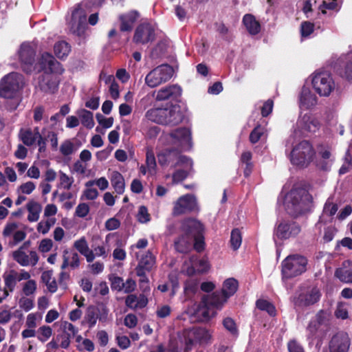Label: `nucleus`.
<instances>
[{"instance_id":"43","label":"nucleus","mask_w":352,"mask_h":352,"mask_svg":"<svg viewBox=\"0 0 352 352\" xmlns=\"http://www.w3.org/2000/svg\"><path fill=\"white\" fill-rule=\"evenodd\" d=\"M335 276L341 282L352 283V269L348 270L344 267L338 268L335 272Z\"/></svg>"},{"instance_id":"64","label":"nucleus","mask_w":352,"mask_h":352,"mask_svg":"<svg viewBox=\"0 0 352 352\" xmlns=\"http://www.w3.org/2000/svg\"><path fill=\"white\" fill-rule=\"evenodd\" d=\"M89 212V206L87 204L81 203L76 208V215L78 217H85Z\"/></svg>"},{"instance_id":"9","label":"nucleus","mask_w":352,"mask_h":352,"mask_svg":"<svg viewBox=\"0 0 352 352\" xmlns=\"http://www.w3.org/2000/svg\"><path fill=\"white\" fill-rule=\"evenodd\" d=\"M173 68L168 64L160 65L150 71L145 77V84L150 88H155L171 79Z\"/></svg>"},{"instance_id":"48","label":"nucleus","mask_w":352,"mask_h":352,"mask_svg":"<svg viewBox=\"0 0 352 352\" xmlns=\"http://www.w3.org/2000/svg\"><path fill=\"white\" fill-rule=\"evenodd\" d=\"M56 223V219L54 217L48 218L46 220L40 221L37 225V231L43 234H47Z\"/></svg>"},{"instance_id":"42","label":"nucleus","mask_w":352,"mask_h":352,"mask_svg":"<svg viewBox=\"0 0 352 352\" xmlns=\"http://www.w3.org/2000/svg\"><path fill=\"white\" fill-rule=\"evenodd\" d=\"M3 278L5 283V288L8 291V292H12L18 282L17 278L15 275V270H10L4 273Z\"/></svg>"},{"instance_id":"3","label":"nucleus","mask_w":352,"mask_h":352,"mask_svg":"<svg viewBox=\"0 0 352 352\" xmlns=\"http://www.w3.org/2000/svg\"><path fill=\"white\" fill-rule=\"evenodd\" d=\"M227 300L221 292L205 295L197 305L195 315L201 322L208 321L216 315V310L221 309Z\"/></svg>"},{"instance_id":"40","label":"nucleus","mask_w":352,"mask_h":352,"mask_svg":"<svg viewBox=\"0 0 352 352\" xmlns=\"http://www.w3.org/2000/svg\"><path fill=\"white\" fill-rule=\"evenodd\" d=\"M79 116L81 123L87 129H92L94 126V120L93 113L86 109H80L77 112Z\"/></svg>"},{"instance_id":"58","label":"nucleus","mask_w":352,"mask_h":352,"mask_svg":"<svg viewBox=\"0 0 352 352\" xmlns=\"http://www.w3.org/2000/svg\"><path fill=\"white\" fill-rule=\"evenodd\" d=\"M352 167V157L347 151L345 154L344 162L339 170V173L343 175L350 170Z\"/></svg>"},{"instance_id":"20","label":"nucleus","mask_w":352,"mask_h":352,"mask_svg":"<svg viewBox=\"0 0 352 352\" xmlns=\"http://www.w3.org/2000/svg\"><path fill=\"white\" fill-rule=\"evenodd\" d=\"M320 297L321 292L318 287H309L305 292L299 294L298 297L294 299V304L299 307L310 306L318 302Z\"/></svg>"},{"instance_id":"15","label":"nucleus","mask_w":352,"mask_h":352,"mask_svg":"<svg viewBox=\"0 0 352 352\" xmlns=\"http://www.w3.org/2000/svg\"><path fill=\"white\" fill-rule=\"evenodd\" d=\"M2 235L6 240L8 239V245L13 248L23 241L26 236V232L19 229V224L15 222H8L5 225Z\"/></svg>"},{"instance_id":"62","label":"nucleus","mask_w":352,"mask_h":352,"mask_svg":"<svg viewBox=\"0 0 352 352\" xmlns=\"http://www.w3.org/2000/svg\"><path fill=\"white\" fill-rule=\"evenodd\" d=\"M314 25L309 21H305L301 23L300 32L303 37L309 36L314 32Z\"/></svg>"},{"instance_id":"32","label":"nucleus","mask_w":352,"mask_h":352,"mask_svg":"<svg viewBox=\"0 0 352 352\" xmlns=\"http://www.w3.org/2000/svg\"><path fill=\"white\" fill-rule=\"evenodd\" d=\"M110 181L111 186L118 194L122 195L124 193L125 190V182L120 173L117 170L113 171L110 175Z\"/></svg>"},{"instance_id":"19","label":"nucleus","mask_w":352,"mask_h":352,"mask_svg":"<svg viewBox=\"0 0 352 352\" xmlns=\"http://www.w3.org/2000/svg\"><path fill=\"white\" fill-rule=\"evenodd\" d=\"M351 338L347 333L340 331L332 336L329 342V352H349Z\"/></svg>"},{"instance_id":"47","label":"nucleus","mask_w":352,"mask_h":352,"mask_svg":"<svg viewBox=\"0 0 352 352\" xmlns=\"http://www.w3.org/2000/svg\"><path fill=\"white\" fill-rule=\"evenodd\" d=\"M59 150L63 155L68 156L74 153L76 148L71 140H66L61 143Z\"/></svg>"},{"instance_id":"4","label":"nucleus","mask_w":352,"mask_h":352,"mask_svg":"<svg viewBox=\"0 0 352 352\" xmlns=\"http://www.w3.org/2000/svg\"><path fill=\"white\" fill-rule=\"evenodd\" d=\"M148 120L164 125L175 126L180 124L184 119V114L178 105L170 108H153L146 113Z\"/></svg>"},{"instance_id":"26","label":"nucleus","mask_w":352,"mask_h":352,"mask_svg":"<svg viewBox=\"0 0 352 352\" xmlns=\"http://www.w3.org/2000/svg\"><path fill=\"white\" fill-rule=\"evenodd\" d=\"M155 265V257L150 250H148L141 255L138 264L135 267L137 276H144V271L150 272Z\"/></svg>"},{"instance_id":"38","label":"nucleus","mask_w":352,"mask_h":352,"mask_svg":"<svg viewBox=\"0 0 352 352\" xmlns=\"http://www.w3.org/2000/svg\"><path fill=\"white\" fill-rule=\"evenodd\" d=\"M74 247L85 257L87 261L91 260L93 254L90 251L87 240L84 236L76 241L74 243Z\"/></svg>"},{"instance_id":"56","label":"nucleus","mask_w":352,"mask_h":352,"mask_svg":"<svg viewBox=\"0 0 352 352\" xmlns=\"http://www.w3.org/2000/svg\"><path fill=\"white\" fill-rule=\"evenodd\" d=\"M56 338L58 342L60 343V347L63 349H67L71 343V339L72 338L69 334H65L63 331L58 333Z\"/></svg>"},{"instance_id":"17","label":"nucleus","mask_w":352,"mask_h":352,"mask_svg":"<svg viewBox=\"0 0 352 352\" xmlns=\"http://www.w3.org/2000/svg\"><path fill=\"white\" fill-rule=\"evenodd\" d=\"M29 244L30 241H26L19 249L12 252L13 259L23 267L35 266L39 259L36 251H30L29 254L25 252L24 250Z\"/></svg>"},{"instance_id":"5","label":"nucleus","mask_w":352,"mask_h":352,"mask_svg":"<svg viewBox=\"0 0 352 352\" xmlns=\"http://www.w3.org/2000/svg\"><path fill=\"white\" fill-rule=\"evenodd\" d=\"M316 152L313 146L307 140L296 144L291 152V162L300 168H306L313 161Z\"/></svg>"},{"instance_id":"22","label":"nucleus","mask_w":352,"mask_h":352,"mask_svg":"<svg viewBox=\"0 0 352 352\" xmlns=\"http://www.w3.org/2000/svg\"><path fill=\"white\" fill-rule=\"evenodd\" d=\"M57 74L43 72L38 78V87L45 93L53 94L58 87L59 78Z\"/></svg>"},{"instance_id":"2","label":"nucleus","mask_w":352,"mask_h":352,"mask_svg":"<svg viewBox=\"0 0 352 352\" xmlns=\"http://www.w3.org/2000/svg\"><path fill=\"white\" fill-rule=\"evenodd\" d=\"M24 84L23 76L16 72H11L0 81V97L11 100L10 110H14L19 105L18 94Z\"/></svg>"},{"instance_id":"13","label":"nucleus","mask_w":352,"mask_h":352,"mask_svg":"<svg viewBox=\"0 0 352 352\" xmlns=\"http://www.w3.org/2000/svg\"><path fill=\"white\" fill-rule=\"evenodd\" d=\"M199 208L196 197L190 194L181 196L174 203L173 214L179 216L197 210Z\"/></svg>"},{"instance_id":"50","label":"nucleus","mask_w":352,"mask_h":352,"mask_svg":"<svg viewBox=\"0 0 352 352\" xmlns=\"http://www.w3.org/2000/svg\"><path fill=\"white\" fill-rule=\"evenodd\" d=\"M256 307L260 310L267 311L270 316L276 315V309L274 306L266 300H258L256 301Z\"/></svg>"},{"instance_id":"54","label":"nucleus","mask_w":352,"mask_h":352,"mask_svg":"<svg viewBox=\"0 0 352 352\" xmlns=\"http://www.w3.org/2000/svg\"><path fill=\"white\" fill-rule=\"evenodd\" d=\"M38 332V339L42 342H46L52 335V328L45 325L39 327Z\"/></svg>"},{"instance_id":"30","label":"nucleus","mask_w":352,"mask_h":352,"mask_svg":"<svg viewBox=\"0 0 352 352\" xmlns=\"http://www.w3.org/2000/svg\"><path fill=\"white\" fill-rule=\"evenodd\" d=\"M63 263L61 265L62 270H64L67 267L76 269L80 265V256L78 253L75 252H70L68 250H65L63 251Z\"/></svg>"},{"instance_id":"14","label":"nucleus","mask_w":352,"mask_h":352,"mask_svg":"<svg viewBox=\"0 0 352 352\" xmlns=\"http://www.w3.org/2000/svg\"><path fill=\"white\" fill-rule=\"evenodd\" d=\"M18 54L21 67L24 72L30 73L35 69L36 52L30 43H22L19 50Z\"/></svg>"},{"instance_id":"25","label":"nucleus","mask_w":352,"mask_h":352,"mask_svg":"<svg viewBox=\"0 0 352 352\" xmlns=\"http://www.w3.org/2000/svg\"><path fill=\"white\" fill-rule=\"evenodd\" d=\"M182 231L186 236L197 239L202 237L203 226L196 219H187L182 223Z\"/></svg>"},{"instance_id":"55","label":"nucleus","mask_w":352,"mask_h":352,"mask_svg":"<svg viewBox=\"0 0 352 352\" xmlns=\"http://www.w3.org/2000/svg\"><path fill=\"white\" fill-rule=\"evenodd\" d=\"M45 129L42 130V133L44 135L45 138H47V141L49 140L52 148L54 150H56L58 148V135L56 132L53 131H47V133H45Z\"/></svg>"},{"instance_id":"44","label":"nucleus","mask_w":352,"mask_h":352,"mask_svg":"<svg viewBox=\"0 0 352 352\" xmlns=\"http://www.w3.org/2000/svg\"><path fill=\"white\" fill-rule=\"evenodd\" d=\"M338 210V206L337 204L334 203L333 201V197H330L326 201L322 213L323 215L327 217H333L334 216Z\"/></svg>"},{"instance_id":"31","label":"nucleus","mask_w":352,"mask_h":352,"mask_svg":"<svg viewBox=\"0 0 352 352\" xmlns=\"http://www.w3.org/2000/svg\"><path fill=\"white\" fill-rule=\"evenodd\" d=\"M139 16L138 12L131 11L126 14L120 15L119 19L121 22L120 30L122 32H129L133 29L134 23Z\"/></svg>"},{"instance_id":"27","label":"nucleus","mask_w":352,"mask_h":352,"mask_svg":"<svg viewBox=\"0 0 352 352\" xmlns=\"http://www.w3.org/2000/svg\"><path fill=\"white\" fill-rule=\"evenodd\" d=\"M316 96L309 88L303 87L298 96V106L300 109H309L317 104Z\"/></svg>"},{"instance_id":"36","label":"nucleus","mask_w":352,"mask_h":352,"mask_svg":"<svg viewBox=\"0 0 352 352\" xmlns=\"http://www.w3.org/2000/svg\"><path fill=\"white\" fill-rule=\"evenodd\" d=\"M193 241V239L189 236H186L185 233L183 232V234L175 241V248L177 252L186 253L190 248Z\"/></svg>"},{"instance_id":"23","label":"nucleus","mask_w":352,"mask_h":352,"mask_svg":"<svg viewBox=\"0 0 352 352\" xmlns=\"http://www.w3.org/2000/svg\"><path fill=\"white\" fill-rule=\"evenodd\" d=\"M182 91V88L177 85L166 86L154 92L155 98L157 101L177 100L181 96Z\"/></svg>"},{"instance_id":"7","label":"nucleus","mask_w":352,"mask_h":352,"mask_svg":"<svg viewBox=\"0 0 352 352\" xmlns=\"http://www.w3.org/2000/svg\"><path fill=\"white\" fill-rule=\"evenodd\" d=\"M183 336L186 349L196 344H207L211 342L212 332L204 327H195L185 329Z\"/></svg>"},{"instance_id":"61","label":"nucleus","mask_w":352,"mask_h":352,"mask_svg":"<svg viewBox=\"0 0 352 352\" xmlns=\"http://www.w3.org/2000/svg\"><path fill=\"white\" fill-rule=\"evenodd\" d=\"M19 306L23 311H29L34 307V300L27 297H22L19 299Z\"/></svg>"},{"instance_id":"29","label":"nucleus","mask_w":352,"mask_h":352,"mask_svg":"<svg viewBox=\"0 0 352 352\" xmlns=\"http://www.w3.org/2000/svg\"><path fill=\"white\" fill-rule=\"evenodd\" d=\"M324 320L325 316L324 311H320L316 316L310 320L307 327L308 339L312 340L316 336L319 327L324 322Z\"/></svg>"},{"instance_id":"46","label":"nucleus","mask_w":352,"mask_h":352,"mask_svg":"<svg viewBox=\"0 0 352 352\" xmlns=\"http://www.w3.org/2000/svg\"><path fill=\"white\" fill-rule=\"evenodd\" d=\"M97 307L89 306L85 313V320L89 324L90 328L93 327L98 320Z\"/></svg>"},{"instance_id":"28","label":"nucleus","mask_w":352,"mask_h":352,"mask_svg":"<svg viewBox=\"0 0 352 352\" xmlns=\"http://www.w3.org/2000/svg\"><path fill=\"white\" fill-rule=\"evenodd\" d=\"M40 134L39 128L36 126L33 130L30 129H21L19 137L25 146H31L36 143Z\"/></svg>"},{"instance_id":"33","label":"nucleus","mask_w":352,"mask_h":352,"mask_svg":"<svg viewBox=\"0 0 352 352\" xmlns=\"http://www.w3.org/2000/svg\"><path fill=\"white\" fill-rule=\"evenodd\" d=\"M190 262L192 267L188 270V274H192L195 271L198 273L203 274L208 271L210 265L208 261L205 258L197 259L196 257H191Z\"/></svg>"},{"instance_id":"63","label":"nucleus","mask_w":352,"mask_h":352,"mask_svg":"<svg viewBox=\"0 0 352 352\" xmlns=\"http://www.w3.org/2000/svg\"><path fill=\"white\" fill-rule=\"evenodd\" d=\"M36 186L32 182H28L22 184L18 188V191L23 194L30 195L35 189Z\"/></svg>"},{"instance_id":"53","label":"nucleus","mask_w":352,"mask_h":352,"mask_svg":"<svg viewBox=\"0 0 352 352\" xmlns=\"http://www.w3.org/2000/svg\"><path fill=\"white\" fill-rule=\"evenodd\" d=\"M59 181L60 186L65 190H69L74 182L72 177L67 175L62 171L59 172Z\"/></svg>"},{"instance_id":"6","label":"nucleus","mask_w":352,"mask_h":352,"mask_svg":"<svg viewBox=\"0 0 352 352\" xmlns=\"http://www.w3.org/2000/svg\"><path fill=\"white\" fill-rule=\"evenodd\" d=\"M307 259L300 254L287 256L282 262L283 278H291L302 274L307 270Z\"/></svg>"},{"instance_id":"12","label":"nucleus","mask_w":352,"mask_h":352,"mask_svg":"<svg viewBox=\"0 0 352 352\" xmlns=\"http://www.w3.org/2000/svg\"><path fill=\"white\" fill-rule=\"evenodd\" d=\"M167 140L179 147L180 151H186L192 147L191 133L187 128L174 130L167 135Z\"/></svg>"},{"instance_id":"24","label":"nucleus","mask_w":352,"mask_h":352,"mask_svg":"<svg viewBox=\"0 0 352 352\" xmlns=\"http://www.w3.org/2000/svg\"><path fill=\"white\" fill-rule=\"evenodd\" d=\"M300 232V227L295 222H282L275 230L276 236L281 239L295 236Z\"/></svg>"},{"instance_id":"51","label":"nucleus","mask_w":352,"mask_h":352,"mask_svg":"<svg viewBox=\"0 0 352 352\" xmlns=\"http://www.w3.org/2000/svg\"><path fill=\"white\" fill-rule=\"evenodd\" d=\"M242 236L240 230L238 228L232 230L230 236L231 247L234 250H236L241 245Z\"/></svg>"},{"instance_id":"8","label":"nucleus","mask_w":352,"mask_h":352,"mask_svg":"<svg viewBox=\"0 0 352 352\" xmlns=\"http://www.w3.org/2000/svg\"><path fill=\"white\" fill-rule=\"evenodd\" d=\"M320 124L318 120L309 113L300 115L296 122V128L293 135L287 140V144H293L292 139L294 136H307L309 133H314L320 129Z\"/></svg>"},{"instance_id":"52","label":"nucleus","mask_w":352,"mask_h":352,"mask_svg":"<svg viewBox=\"0 0 352 352\" xmlns=\"http://www.w3.org/2000/svg\"><path fill=\"white\" fill-rule=\"evenodd\" d=\"M60 329L65 334H69L72 338L75 337L78 332V328L67 321H62Z\"/></svg>"},{"instance_id":"11","label":"nucleus","mask_w":352,"mask_h":352,"mask_svg":"<svg viewBox=\"0 0 352 352\" xmlns=\"http://www.w3.org/2000/svg\"><path fill=\"white\" fill-rule=\"evenodd\" d=\"M182 151L178 149H166L157 155L159 164L164 166L170 165L173 167L182 164H188L190 166H192V162L187 157L182 155L180 152ZM192 168V167H190Z\"/></svg>"},{"instance_id":"60","label":"nucleus","mask_w":352,"mask_h":352,"mask_svg":"<svg viewBox=\"0 0 352 352\" xmlns=\"http://www.w3.org/2000/svg\"><path fill=\"white\" fill-rule=\"evenodd\" d=\"M36 289V283L34 280H29L24 283L23 287V292L25 296L33 294Z\"/></svg>"},{"instance_id":"45","label":"nucleus","mask_w":352,"mask_h":352,"mask_svg":"<svg viewBox=\"0 0 352 352\" xmlns=\"http://www.w3.org/2000/svg\"><path fill=\"white\" fill-rule=\"evenodd\" d=\"M146 166L148 169V172L150 174H154L156 172V160L154 153L151 149H147L146 153Z\"/></svg>"},{"instance_id":"57","label":"nucleus","mask_w":352,"mask_h":352,"mask_svg":"<svg viewBox=\"0 0 352 352\" xmlns=\"http://www.w3.org/2000/svg\"><path fill=\"white\" fill-rule=\"evenodd\" d=\"M264 128L261 125H257L253 131L250 133V141L252 144L256 143L261 138V135L264 133Z\"/></svg>"},{"instance_id":"21","label":"nucleus","mask_w":352,"mask_h":352,"mask_svg":"<svg viewBox=\"0 0 352 352\" xmlns=\"http://www.w3.org/2000/svg\"><path fill=\"white\" fill-rule=\"evenodd\" d=\"M38 65L40 69L44 72L60 75L64 72V69L60 63L52 54L47 52L42 54L38 60Z\"/></svg>"},{"instance_id":"49","label":"nucleus","mask_w":352,"mask_h":352,"mask_svg":"<svg viewBox=\"0 0 352 352\" xmlns=\"http://www.w3.org/2000/svg\"><path fill=\"white\" fill-rule=\"evenodd\" d=\"M90 251L92 253L93 256L91 260L87 261L88 263L93 262L96 257H102V258H106L108 256V252L106 250V248L104 245H92Z\"/></svg>"},{"instance_id":"34","label":"nucleus","mask_w":352,"mask_h":352,"mask_svg":"<svg viewBox=\"0 0 352 352\" xmlns=\"http://www.w3.org/2000/svg\"><path fill=\"white\" fill-rule=\"evenodd\" d=\"M26 208L28 212V220L30 222L37 221L42 210L41 205L34 200H31L26 204Z\"/></svg>"},{"instance_id":"59","label":"nucleus","mask_w":352,"mask_h":352,"mask_svg":"<svg viewBox=\"0 0 352 352\" xmlns=\"http://www.w3.org/2000/svg\"><path fill=\"white\" fill-rule=\"evenodd\" d=\"M138 220L142 223H147L150 221V214H148V209L144 206H141L139 208L137 214Z\"/></svg>"},{"instance_id":"35","label":"nucleus","mask_w":352,"mask_h":352,"mask_svg":"<svg viewBox=\"0 0 352 352\" xmlns=\"http://www.w3.org/2000/svg\"><path fill=\"white\" fill-rule=\"evenodd\" d=\"M243 23L250 34L255 35L260 32V23L252 14H245L243 18Z\"/></svg>"},{"instance_id":"16","label":"nucleus","mask_w":352,"mask_h":352,"mask_svg":"<svg viewBox=\"0 0 352 352\" xmlns=\"http://www.w3.org/2000/svg\"><path fill=\"white\" fill-rule=\"evenodd\" d=\"M86 22V14L80 6H78L72 12L71 20L69 22L70 32L78 36H82L85 32Z\"/></svg>"},{"instance_id":"10","label":"nucleus","mask_w":352,"mask_h":352,"mask_svg":"<svg viewBox=\"0 0 352 352\" xmlns=\"http://www.w3.org/2000/svg\"><path fill=\"white\" fill-rule=\"evenodd\" d=\"M312 85L315 91L324 97L329 96L335 89V82L327 72H316L313 74Z\"/></svg>"},{"instance_id":"1","label":"nucleus","mask_w":352,"mask_h":352,"mask_svg":"<svg viewBox=\"0 0 352 352\" xmlns=\"http://www.w3.org/2000/svg\"><path fill=\"white\" fill-rule=\"evenodd\" d=\"M313 206V197L305 189L293 188L286 195L285 207L287 212L297 217L310 211Z\"/></svg>"},{"instance_id":"41","label":"nucleus","mask_w":352,"mask_h":352,"mask_svg":"<svg viewBox=\"0 0 352 352\" xmlns=\"http://www.w3.org/2000/svg\"><path fill=\"white\" fill-rule=\"evenodd\" d=\"M41 280L51 293H54L57 290V283L54 278L52 277V271H45L41 274Z\"/></svg>"},{"instance_id":"39","label":"nucleus","mask_w":352,"mask_h":352,"mask_svg":"<svg viewBox=\"0 0 352 352\" xmlns=\"http://www.w3.org/2000/svg\"><path fill=\"white\" fill-rule=\"evenodd\" d=\"M70 50V45L65 41H58L54 46V54L58 58H63L67 56Z\"/></svg>"},{"instance_id":"37","label":"nucleus","mask_w":352,"mask_h":352,"mask_svg":"<svg viewBox=\"0 0 352 352\" xmlns=\"http://www.w3.org/2000/svg\"><path fill=\"white\" fill-rule=\"evenodd\" d=\"M237 289V280L233 278H230L224 281L223 284L221 293L223 294V296H224L228 299L231 296L234 295V294L236 292Z\"/></svg>"},{"instance_id":"18","label":"nucleus","mask_w":352,"mask_h":352,"mask_svg":"<svg viewBox=\"0 0 352 352\" xmlns=\"http://www.w3.org/2000/svg\"><path fill=\"white\" fill-rule=\"evenodd\" d=\"M155 38L154 27L148 23L139 25L134 33L133 41L137 44H146L153 42Z\"/></svg>"}]
</instances>
